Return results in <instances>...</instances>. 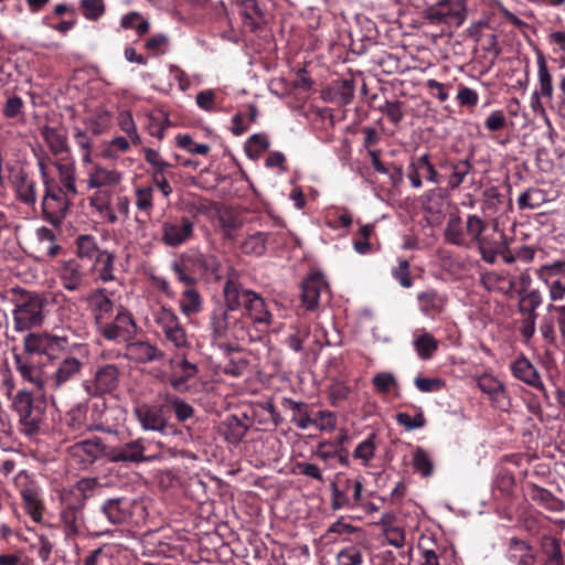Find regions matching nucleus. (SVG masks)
I'll list each match as a JSON object with an SVG mask.
<instances>
[{"label":"nucleus","mask_w":565,"mask_h":565,"mask_svg":"<svg viewBox=\"0 0 565 565\" xmlns=\"http://www.w3.org/2000/svg\"><path fill=\"white\" fill-rule=\"evenodd\" d=\"M103 514L111 524H121L127 521L129 513L120 499H109L102 507Z\"/></svg>","instance_id":"38"},{"label":"nucleus","mask_w":565,"mask_h":565,"mask_svg":"<svg viewBox=\"0 0 565 565\" xmlns=\"http://www.w3.org/2000/svg\"><path fill=\"white\" fill-rule=\"evenodd\" d=\"M237 294V301H241V306L244 307L249 320L263 329L268 328L271 323L273 316L264 298L249 289L242 288L238 284Z\"/></svg>","instance_id":"3"},{"label":"nucleus","mask_w":565,"mask_h":565,"mask_svg":"<svg viewBox=\"0 0 565 565\" xmlns=\"http://www.w3.org/2000/svg\"><path fill=\"white\" fill-rule=\"evenodd\" d=\"M21 497L26 513L32 518L33 521L40 522L42 520L43 505L39 493L32 489H24L21 491Z\"/></svg>","instance_id":"45"},{"label":"nucleus","mask_w":565,"mask_h":565,"mask_svg":"<svg viewBox=\"0 0 565 565\" xmlns=\"http://www.w3.org/2000/svg\"><path fill=\"white\" fill-rule=\"evenodd\" d=\"M77 255L97 262L105 250H100L92 235H81L76 239Z\"/></svg>","instance_id":"41"},{"label":"nucleus","mask_w":565,"mask_h":565,"mask_svg":"<svg viewBox=\"0 0 565 565\" xmlns=\"http://www.w3.org/2000/svg\"><path fill=\"white\" fill-rule=\"evenodd\" d=\"M451 174L448 184L451 189L458 188L470 172L471 166L468 160H459L451 164Z\"/></svg>","instance_id":"58"},{"label":"nucleus","mask_w":565,"mask_h":565,"mask_svg":"<svg viewBox=\"0 0 565 565\" xmlns=\"http://www.w3.org/2000/svg\"><path fill=\"white\" fill-rule=\"evenodd\" d=\"M542 201V192L536 189H527L520 194L518 199V205L520 209L534 210L540 206Z\"/></svg>","instance_id":"64"},{"label":"nucleus","mask_w":565,"mask_h":565,"mask_svg":"<svg viewBox=\"0 0 565 565\" xmlns=\"http://www.w3.org/2000/svg\"><path fill=\"white\" fill-rule=\"evenodd\" d=\"M50 296L55 302L58 298L64 297L61 292L46 295L44 299L33 295L18 303L12 312L14 330L18 332H23L33 327L40 326L43 321L42 312L44 301H49Z\"/></svg>","instance_id":"2"},{"label":"nucleus","mask_w":565,"mask_h":565,"mask_svg":"<svg viewBox=\"0 0 565 565\" xmlns=\"http://www.w3.org/2000/svg\"><path fill=\"white\" fill-rule=\"evenodd\" d=\"M269 234L264 232H255L248 235L241 243L243 254L254 257H260L266 253Z\"/></svg>","instance_id":"36"},{"label":"nucleus","mask_w":565,"mask_h":565,"mask_svg":"<svg viewBox=\"0 0 565 565\" xmlns=\"http://www.w3.org/2000/svg\"><path fill=\"white\" fill-rule=\"evenodd\" d=\"M87 301L97 328L111 318L114 303L103 290L92 292Z\"/></svg>","instance_id":"27"},{"label":"nucleus","mask_w":565,"mask_h":565,"mask_svg":"<svg viewBox=\"0 0 565 565\" xmlns=\"http://www.w3.org/2000/svg\"><path fill=\"white\" fill-rule=\"evenodd\" d=\"M70 201L66 193L57 185L47 186L42 201L44 216L52 224H60L68 210Z\"/></svg>","instance_id":"10"},{"label":"nucleus","mask_w":565,"mask_h":565,"mask_svg":"<svg viewBox=\"0 0 565 565\" xmlns=\"http://www.w3.org/2000/svg\"><path fill=\"white\" fill-rule=\"evenodd\" d=\"M171 269L179 279L180 282L185 286H193L195 284V277L192 271V267L189 262L186 254H182L177 260L172 262Z\"/></svg>","instance_id":"44"},{"label":"nucleus","mask_w":565,"mask_h":565,"mask_svg":"<svg viewBox=\"0 0 565 565\" xmlns=\"http://www.w3.org/2000/svg\"><path fill=\"white\" fill-rule=\"evenodd\" d=\"M14 365L20 376L38 390H44L47 386L41 365L31 361L26 354L15 353Z\"/></svg>","instance_id":"18"},{"label":"nucleus","mask_w":565,"mask_h":565,"mask_svg":"<svg viewBox=\"0 0 565 565\" xmlns=\"http://www.w3.org/2000/svg\"><path fill=\"white\" fill-rule=\"evenodd\" d=\"M536 64L539 87L535 90L540 92L543 98L552 100L554 95L553 77L548 70L546 60L542 54L537 55Z\"/></svg>","instance_id":"34"},{"label":"nucleus","mask_w":565,"mask_h":565,"mask_svg":"<svg viewBox=\"0 0 565 565\" xmlns=\"http://www.w3.org/2000/svg\"><path fill=\"white\" fill-rule=\"evenodd\" d=\"M26 354L51 355L55 352L65 350L67 338L51 334L47 332L29 333L23 341Z\"/></svg>","instance_id":"7"},{"label":"nucleus","mask_w":565,"mask_h":565,"mask_svg":"<svg viewBox=\"0 0 565 565\" xmlns=\"http://www.w3.org/2000/svg\"><path fill=\"white\" fill-rule=\"evenodd\" d=\"M167 403L172 407L174 415L179 422H185L194 414V408L191 404L178 396H167Z\"/></svg>","instance_id":"56"},{"label":"nucleus","mask_w":565,"mask_h":565,"mask_svg":"<svg viewBox=\"0 0 565 565\" xmlns=\"http://www.w3.org/2000/svg\"><path fill=\"white\" fill-rule=\"evenodd\" d=\"M136 324L132 316L125 310H119L114 321L108 320L98 328L100 334L110 341L126 340L135 331Z\"/></svg>","instance_id":"13"},{"label":"nucleus","mask_w":565,"mask_h":565,"mask_svg":"<svg viewBox=\"0 0 565 565\" xmlns=\"http://www.w3.org/2000/svg\"><path fill=\"white\" fill-rule=\"evenodd\" d=\"M418 309L423 316L435 319L445 310L448 297L445 292L428 288L416 296Z\"/></svg>","instance_id":"16"},{"label":"nucleus","mask_w":565,"mask_h":565,"mask_svg":"<svg viewBox=\"0 0 565 565\" xmlns=\"http://www.w3.org/2000/svg\"><path fill=\"white\" fill-rule=\"evenodd\" d=\"M507 558L513 565H540L530 543L518 537L509 540Z\"/></svg>","instance_id":"24"},{"label":"nucleus","mask_w":565,"mask_h":565,"mask_svg":"<svg viewBox=\"0 0 565 565\" xmlns=\"http://www.w3.org/2000/svg\"><path fill=\"white\" fill-rule=\"evenodd\" d=\"M79 8L83 17L89 21L99 20L106 11L104 0H81Z\"/></svg>","instance_id":"52"},{"label":"nucleus","mask_w":565,"mask_h":565,"mask_svg":"<svg viewBox=\"0 0 565 565\" xmlns=\"http://www.w3.org/2000/svg\"><path fill=\"white\" fill-rule=\"evenodd\" d=\"M337 565H362L363 553L359 545L350 544L342 547L335 556Z\"/></svg>","instance_id":"46"},{"label":"nucleus","mask_w":565,"mask_h":565,"mask_svg":"<svg viewBox=\"0 0 565 565\" xmlns=\"http://www.w3.org/2000/svg\"><path fill=\"white\" fill-rule=\"evenodd\" d=\"M135 204L138 211L150 215L153 209V188L139 186L135 189Z\"/></svg>","instance_id":"50"},{"label":"nucleus","mask_w":565,"mask_h":565,"mask_svg":"<svg viewBox=\"0 0 565 565\" xmlns=\"http://www.w3.org/2000/svg\"><path fill=\"white\" fill-rule=\"evenodd\" d=\"M375 434H371L366 439L358 444L355 449L353 450V458L361 461L363 467H369L370 462L375 457L376 444Z\"/></svg>","instance_id":"43"},{"label":"nucleus","mask_w":565,"mask_h":565,"mask_svg":"<svg viewBox=\"0 0 565 565\" xmlns=\"http://www.w3.org/2000/svg\"><path fill=\"white\" fill-rule=\"evenodd\" d=\"M225 303L213 309L210 317L211 337L215 341L244 340L247 335V323L243 315L237 312V282L228 279L224 285Z\"/></svg>","instance_id":"1"},{"label":"nucleus","mask_w":565,"mask_h":565,"mask_svg":"<svg viewBox=\"0 0 565 565\" xmlns=\"http://www.w3.org/2000/svg\"><path fill=\"white\" fill-rule=\"evenodd\" d=\"M543 303V297L540 290L532 289L521 298L520 311L526 316L537 315L536 310Z\"/></svg>","instance_id":"55"},{"label":"nucleus","mask_w":565,"mask_h":565,"mask_svg":"<svg viewBox=\"0 0 565 565\" xmlns=\"http://www.w3.org/2000/svg\"><path fill=\"white\" fill-rule=\"evenodd\" d=\"M98 481L96 478H83L70 490H64L61 493H70L74 501L85 504V500L94 494Z\"/></svg>","instance_id":"40"},{"label":"nucleus","mask_w":565,"mask_h":565,"mask_svg":"<svg viewBox=\"0 0 565 565\" xmlns=\"http://www.w3.org/2000/svg\"><path fill=\"white\" fill-rule=\"evenodd\" d=\"M126 355L138 363H149L161 360L164 353L148 341H136L127 345Z\"/></svg>","instance_id":"30"},{"label":"nucleus","mask_w":565,"mask_h":565,"mask_svg":"<svg viewBox=\"0 0 565 565\" xmlns=\"http://www.w3.org/2000/svg\"><path fill=\"white\" fill-rule=\"evenodd\" d=\"M54 167L56 168V170L58 172L60 182L63 184L65 190L68 193H71L72 195H76L77 188H76L75 163L73 161H67V162L56 161V162H54Z\"/></svg>","instance_id":"39"},{"label":"nucleus","mask_w":565,"mask_h":565,"mask_svg":"<svg viewBox=\"0 0 565 565\" xmlns=\"http://www.w3.org/2000/svg\"><path fill=\"white\" fill-rule=\"evenodd\" d=\"M422 178H426L427 181L434 184L439 183L438 173L429 161L428 153L419 156L408 166V179L414 188L418 189L423 185Z\"/></svg>","instance_id":"20"},{"label":"nucleus","mask_w":565,"mask_h":565,"mask_svg":"<svg viewBox=\"0 0 565 565\" xmlns=\"http://www.w3.org/2000/svg\"><path fill=\"white\" fill-rule=\"evenodd\" d=\"M120 371L115 364H104L98 366L94 374V393L105 394L117 388L119 384Z\"/></svg>","instance_id":"25"},{"label":"nucleus","mask_w":565,"mask_h":565,"mask_svg":"<svg viewBox=\"0 0 565 565\" xmlns=\"http://www.w3.org/2000/svg\"><path fill=\"white\" fill-rule=\"evenodd\" d=\"M83 362L75 356L64 358L56 366L54 373L47 379V387L58 390L75 379L82 371Z\"/></svg>","instance_id":"19"},{"label":"nucleus","mask_w":565,"mask_h":565,"mask_svg":"<svg viewBox=\"0 0 565 565\" xmlns=\"http://www.w3.org/2000/svg\"><path fill=\"white\" fill-rule=\"evenodd\" d=\"M180 311L185 317H192L202 311L203 299L200 292L193 288H186L182 294L179 301Z\"/></svg>","instance_id":"35"},{"label":"nucleus","mask_w":565,"mask_h":565,"mask_svg":"<svg viewBox=\"0 0 565 565\" xmlns=\"http://www.w3.org/2000/svg\"><path fill=\"white\" fill-rule=\"evenodd\" d=\"M60 500L62 509L60 511L61 522L67 536H76L81 532L83 516L82 509L84 505L74 501L70 493H61Z\"/></svg>","instance_id":"11"},{"label":"nucleus","mask_w":565,"mask_h":565,"mask_svg":"<svg viewBox=\"0 0 565 565\" xmlns=\"http://www.w3.org/2000/svg\"><path fill=\"white\" fill-rule=\"evenodd\" d=\"M122 172L102 164H94L87 172V188L97 190H110L121 183Z\"/></svg>","instance_id":"15"},{"label":"nucleus","mask_w":565,"mask_h":565,"mask_svg":"<svg viewBox=\"0 0 565 565\" xmlns=\"http://www.w3.org/2000/svg\"><path fill=\"white\" fill-rule=\"evenodd\" d=\"M224 425L226 427L224 431L226 440L237 444L244 438L246 427L236 417L228 418Z\"/></svg>","instance_id":"59"},{"label":"nucleus","mask_w":565,"mask_h":565,"mask_svg":"<svg viewBox=\"0 0 565 565\" xmlns=\"http://www.w3.org/2000/svg\"><path fill=\"white\" fill-rule=\"evenodd\" d=\"M396 420L406 430H414L426 425V418L422 412H418L414 416L408 413H398L396 415Z\"/></svg>","instance_id":"62"},{"label":"nucleus","mask_w":565,"mask_h":565,"mask_svg":"<svg viewBox=\"0 0 565 565\" xmlns=\"http://www.w3.org/2000/svg\"><path fill=\"white\" fill-rule=\"evenodd\" d=\"M194 235V223L185 217H171L161 225V241L168 247L186 244Z\"/></svg>","instance_id":"4"},{"label":"nucleus","mask_w":565,"mask_h":565,"mask_svg":"<svg viewBox=\"0 0 565 565\" xmlns=\"http://www.w3.org/2000/svg\"><path fill=\"white\" fill-rule=\"evenodd\" d=\"M427 19L433 23H457L460 25L465 20V14L461 11H451L446 6L440 4L429 8L427 11Z\"/></svg>","instance_id":"37"},{"label":"nucleus","mask_w":565,"mask_h":565,"mask_svg":"<svg viewBox=\"0 0 565 565\" xmlns=\"http://www.w3.org/2000/svg\"><path fill=\"white\" fill-rule=\"evenodd\" d=\"M413 467L422 477H429L433 473L434 466L428 454L420 447L413 452Z\"/></svg>","instance_id":"51"},{"label":"nucleus","mask_w":565,"mask_h":565,"mask_svg":"<svg viewBox=\"0 0 565 565\" xmlns=\"http://www.w3.org/2000/svg\"><path fill=\"white\" fill-rule=\"evenodd\" d=\"M478 387L490 397L494 406L505 409L510 405L509 393L504 384L497 377L491 375L479 377Z\"/></svg>","instance_id":"23"},{"label":"nucleus","mask_w":565,"mask_h":565,"mask_svg":"<svg viewBox=\"0 0 565 565\" xmlns=\"http://www.w3.org/2000/svg\"><path fill=\"white\" fill-rule=\"evenodd\" d=\"M351 388L342 381H334L329 387V399L332 406H339L342 402L347 401L350 395Z\"/></svg>","instance_id":"61"},{"label":"nucleus","mask_w":565,"mask_h":565,"mask_svg":"<svg viewBox=\"0 0 565 565\" xmlns=\"http://www.w3.org/2000/svg\"><path fill=\"white\" fill-rule=\"evenodd\" d=\"M146 446L143 440L138 438L130 440L122 446L113 447L108 449V461L110 462H149L159 459V454L145 455Z\"/></svg>","instance_id":"8"},{"label":"nucleus","mask_w":565,"mask_h":565,"mask_svg":"<svg viewBox=\"0 0 565 565\" xmlns=\"http://www.w3.org/2000/svg\"><path fill=\"white\" fill-rule=\"evenodd\" d=\"M438 341L426 329H417L414 333L413 347L422 360H429L438 350Z\"/></svg>","instance_id":"31"},{"label":"nucleus","mask_w":565,"mask_h":565,"mask_svg":"<svg viewBox=\"0 0 565 565\" xmlns=\"http://www.w3.org/2000/svg\"><path fill=\"white\" fill-rule=\"evenodd\" d=\"M555 324L561 337L565 340V305L548 303L546 306V315L540 322V331L543 339L548 343H555L556 341Z\"/></svg>","instance_id":"12"},{"label":"nucleus","mask_w":565,"mask_h":565,"mask_svg":"<svg viewBox=\"0 0 565 565\" xmlns=\"http://www.w3.org/2000/svg\"><path fill=\"white\" fill-rule=\"evenodd\" d=\"M89 206L107 223H118V215L113 207V193L110 190H97L89 196Z\"/></svg>","instance_id":"26"},{"label":"nucleus","mask_w":565,"mask_h":565,"mask_svg":"<svg viewBox=\"0 0 565 565\" xmlns=\"http://www.w3.org/2000/svg\"><path fill=\"white\" fill-rule=\"evenodd\" d=\"M134 415L143 430L163 433L168 426L163 407L159 405L137 406L134 408Z\"/></svg>","instance_id":"14"},{"label":"nucleus","mask_w":565,"mask_h":565,"mask_svg":"<svg viewBox=\"0 0 565 565\" xmlns=\"http://www.w3.org/2000/svg\"><path fill=\"white\" fill-rule=\"evenodd\" d=\"M322 281L319 278H310L302 285V302L307 309H315L319 302L322 290Z\"/></svg>","instance_id":"42"},{"label":"nucleus","mask_w":565,"mask_h":565,"mask_svg":"<svg viewBox=\"0 0 565 565\" xmlns=\"http://www.w3.org/2000/svg\"><path fill=\"white\" fill-rule=\"evenodd\" d=\"M445 237L447 242L455 245H463L466 243V234L459 216L452 215L449 217L445 228Z\"/></svg>","instance_id":"48"},{"label":"nucleus","mask_w":565,"mask_h":565,"mask_svg":"<svg viewBox=\"0 0 565 565\" xmlns=\"http://www.w3.org/2000/svg\"><path fill=\"white\" fill-rule=\"evenodd\" d=\"M544 551L547 556V563L551 565H563V554L559 543L553 537L544 540Z\"/></svg>","instance_id":"63"},{"label":"nucleus","mask_w":565,"mask_h":565,"mask_svg":"<svg viewBox=\"0 0 565 565\" xmlns=\"http://www.w3.org/2000/svg\"><path fill=\"white\" fill-rule=\"evenodd\" d=\"M510 370L513 376L519 381L539 391L545 392V385L539 371L525 356H520L514 360L510 365Z\"/></svg>","instance_id":"21"},{"label":"nucleus","mask_w":565,"mask_h":565,"mask_svg":"<svg viewBox=\"0 0 565 565\" xmlns=\"http://www.w3.org/2000/svg\"><path fill=\"white\" fill-rule=\"evenodd\" d=\"M114 413L108 409L104 401H97L92 404V422L87 426V430L108 431L110 433L109 418Z\"/></svg>","instance_id":"33"},{"label":"nucleus","mask_w":565,"mask_h":565,"mask_svg":"<svg viewBox=\"0 0 565 565\" xmlns=\"http://www.w3.org/2000/svg\"><path fill=\"white\" fill-rule=\"evenodd\" d=\"M481 284L484 288L492 292L504 296L512 295L515 288V280L504 271H487L481 275Z\"/></svg>","instance_id":"28"},{"label":"nucleus","mask_w":565,"mask_h":565,"mask_svg":"<svg viewBox=\"0 0 565 565\" xmlns=\"http://www.w3.org/2000/svg\"><path fill=\"white\" fill-rule=\"evenodd\" d=\"M61 284L68 291L81 289L84 281V274L75 259L63 260L57 269Z\"/></svg>","instance_id":"29"},{"label":"nucleus","mask_w":565,"mask_h":565,"mask_svg":"<svg viewBox=\"0 0 565 565\" xmlns=\"http://www.w3.org/2000/svg\"><path fill=\"white\" fill-rule=\"evenodd\" d=\"M114 260V254L109 252H104L99 259L96 262L97 264H100V267L98 269V278L104 282L111 281L115 279Z\"/></svg>","instance_id":"60"},{"label":"nucleus","mask_w":565,"mask_h":565,"mask_svg":"<svg viewBox=\"0 0 565 565\" xmlns=\"http://www.w3.org/2000/svg\"><path fill=\"white\" fill-rule=\"evenodd\" d=\"M154 322L163 332L166 339L175 348L188 347V337L178 316L172 309L160 307L153 315Z\"/></svg>","instance_id":"6"},{"label":"nucleus","mask_w":565,"mask_h":565,"mask_svg":"<svg viewBox=\"0 0 565 565\" xmlns=\"http://www.w3.org/2000/svg\"><path fill=\"white\" fill-rule=\"evenodd\" d=\"M67 451L70 458L82 468H88L102 458L108 460V449L97 437L77 441Z\"/></svg>","instance_id":"5"},{"label":"nucleus","mask_w":565,"mask_h":565,"mask_svg":"<svg viewBox=\"0 0 565 565\" xmlns=\"http://www.w3.org/2000/svg\"><path fill=\"white\" fill-rule=\"evenodd\" d=\"M189 257L193 275L214 277L221 279V263L215 255L202 254L199 252L185 253Z\"/></svg>","instance_id":"22"},{"label":"nucleus","mask_w":565,"mask_h":565,"mask_svg":"<svg viewBox=\"0 0 565 565\" xmlns=\"http://www.w3.org/2000/svg\"><path fill=\"white\" fill-rule=\"evenodd\" d=\"M65 422L67 426L71 427L74 431L87 429L89 423L86 420V407L83 405H77L73 407L66 414Z\"/></svg>","instance_id":"53"},{"label":"nucleus","mask_w":565,"mask_h":565,"mask_svg":"<svg viewBox=\"0 0 565 565\" xmlns=\"http://www.w3.org/2000/svg\"><path fill=\"white\" fill-rule=\"evenodd\" d=\"M111 121V113L103 105L95 108L89 118V126L94 135H100Z\"/></svg>","instance_id":"47"},{"label":"nucleus","mask_w":565,"mask_h":565,"mask_svg":"<svg viewBox=\"0 0 565 565\" xmlns=\"http://www.w3.org/2000/svg\"><path fill=\"white\" fill-rule=\"evenodd\" d=\"M41 136L54 156L62 154L70 150L66 134L51 126L41 128Z\"/></svg>","instance_id":"32"},{"label":"nucleus","mask_w":565,"mask_h":565,"mask_svg":"<svg viewBox=\"0 0 565 565\" xmlns=\"http://www.w3.org/2000/svg\"><path fill=\"white\" fill-rule=\"evenodd\" d=\"M536 276L542 282L555 280V278H562L565 276V263L558 260L543 265L536 270Z\"/></svg>","instance_id":"54"},{"label":"nucleus","mask_w":565,"mask_h":565,"mask_svg":"<svg viewBox=\"0 0 565 565\" xmlns=\"http://www.w3.org/2000/svg\"><path fill=\"white\" fill-rule=\"evenodd\" d=\"M12 407L28 433H33L39 428L41 412L34 405V399L30 392L19 391L12 399Z\"/></svg>","instance_id":"9"},{"label":"nucleus","mask_w":565,"mask_h":565,"mask_svg":"<svg viewBox=\"0 0 565 565\" xmlns=\"http://www.w3.org/2000/svg\"><path fill=\"white\" fill-rule=\"evenodd\" d=\"M269 140L266 136L254 134L245 143L246 154L248 158L257 160L260 154L269 148Z\"/></svg>","instance_id":"49"},{"label":"nucleus","mask_w":565,"mask_h":565,"mask_svg":"<svg viewBox=\"0 0 565 565\" xmlns=\"http://www.w3.org/2000/svg\"><path fill=\"white\" fill-rule=\"evenodd\" d=\"M487 228V224L477 215H469L466 222V234L471 241L477 242L482 248L483 241L481 234Z\"/></svg>","instance_id":"57"},{"label":"nucleus","mask_w":565,"mask_h":565,"mask_svg":"<svg viewBox=\"0 0 565 565\" xmlns=\"http://www.w3.org/2000/svg\"><path fill=\"white\" fill-rule=\"evenodd\" d=\"M171 369L170 385L179 392H184L186 382L195 377L198 366L189 362L184 356H174L169 361Z\"/></svg>","instance_id":"17"}]
</instances>
